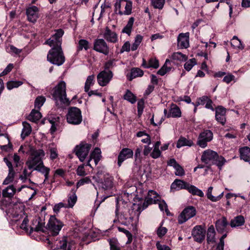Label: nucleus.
<instances>
[{"label": "nucleus", "mask_w": 250, "mask_h": 250, "mask_svg": "<svg viewBox=\"0 0 250 250\" xmlns=\"http://www.w3.org/2000/svg\"><path fill=\"white\" fill-rule=\"evenodd\" d=\"M141 211V208L138 207L136 209L134 208H125L124 211L120 213L118 207L117 206L115 214L117 220L120 222L122 224L126 226H136Z\"/></svg>", "instance_id": "obj_1"}, {"label": "nucleus", "mask_w": 250, "mask_h": 250, "mask_svg": "<svg viewBox=\"0 0 250 250\" xmlns=\"http://www.w3.org/2000/svg\"><path fill=\"white\" fill-rule=\"evenodd\" d=\"M201 159L202 162L206 164L216 165L220 169L226 162L223 156H219L216 152L210 149L204 151Z\"/></svg>", "instance_id": "obj_2"}, {"label": "nucleus", "mask_w": 250, "mask_h": 250, "mask_svg": "<svg viewBox=\"0 0 250 250\" xmlns=\"http://www.w3.org/2000/svg\"><path fill=\"white\" fill-rule=\"evenodd\" d=\"M93 179L97 183L99 189L109 190L113 187V178L107 172L99 170Z\"/></svg>", "instance_id": "obj_3"}, {"label": "nucleus", "mask_w": 250, "mask_h": 250, "mask_svg": "<svg viewBox=\"0 0 250 250\" xmlns=\"http://www.w3.org/2000/svg\"><path fill=\"white\" fill-rule=\"evenodd\" d=\"M45 156L44 151L42 149H33L26 162V165L29 169H34L36 167L43 163L42 159Z\"/></svg>", "instance_id": "obj_4"}, {"label": "nucleus", "mask_w": 250, "mask_h": 250, "mask_svg": "<svg viewBox=\"0 0 250 250\" xmlns=\"http://www.w3.org/2000/svg\"><path fill=\"white\" fill-rule=\"evenodd\" d=\"M76 243L74 240L66 236L60 237L52 244V250H74Z\"/></svg>", "instance_id": "obj_5"}, {"label": "nucleus", "mask_w": 250, "mask_h": 250, "mask_svg": "<svg viewBox=\"0 0 250 250\" xmlns=\"http://www.w3.org/2000/svg\"><path fill=\"white\" fill-rule=\"evenodd\" d=\"M47 59L52 64L58 66L62 65L65 60L62 47L51 48L48 53Z\"/></svg>", "instance_id": "obj_6"}, {"label": "nucleus", "mask_w": 250, "mask_h": 250, "mask_svg": "<svg viewBox=\"0 0 250 250\" xmlns=\"http://www.w3.org/2000/svg\"><path fill=\"white\" fill-rule=\"evenodd\" d=\"M53 97L57 102L60 101L63 104H67L69 101L66 98V84L63 81L60 82L54 88Z\"/></svg>", "instance_id": "obj_7"}, {"label": "nucleus", "mask_w": 250, "mask_h": 250, "mask_svg": "<svg viewBox=\"0 0 250 250\" xmlns=\"http://www.w3.org/2000/svg\"><path fill=\"white\" fill-rule=\"evenodd\" d=\"M63 223L55 216H51L46 225V230L52 235H57L63 227Z\"/></svg>", "instance_id": "obj_8"}, {"label": "nucleus", "mask_w": 250, "mask_h": 250, "mask_svg": "<svg viewBox=\"0 0 250 250\" xmlns=\"http://www.w3.org/2000/svg\"><path fill=\"white\" fill-rule=\"evenodd\" d=\"M66 120L70 124H80L82 122V115L80 109L76 107H70L66 115Z\"/></svg>", "instance_id": "obj_9"}, {"label": "nucleus", "mask_w": 250, "mask_h": 250, "mask_svg": "<svg viewBox=\"0 0 250 250\" xmlns=\"http://www.w3.org/2000/svg\"><path fill=\"white\" fill-rule=\"evenodd\" d=\"M63 34L64 32L62 29L57 30L55 33L45 42V44H48L52 48L62 47V37Z\"/></svg>", "instance_id": "obj_10"}, {"label": "nucleus", "mask_w": 250, "mask_h": 250, "mask_svg": "<svg viewBox=\"0 0 250 250\" xmlns=\"http://www.w3.org/2000/svg\"><path fill=\"white\" fill-rule=\"evenodd\" d=\"M91 147V145L84 142H82L79 146L75 147V153L79 160L83 162L87 156Z\"/></svg>", "instance_id": "obj_11"}, {"label": "nucleus", "mask_w": 250, "mask_h": 250, "mask_svg": "<svg viewBox=\"0 0 250 250\" xmlns=\"http://www.w3.org/2000/svg\"><path fill=\"white\" fill-rule=\"evenodd\" d=\"M196 214V210L193 206L186 208L178 217V223L182 224L193 217Z\"/></svg>", "instance_id": "obj_12"}, {"label": "nucleus", "mask_w": 250, "mask_h": 250, "mask_svg": "<svg viewBox=\"0 0 250 250\" xmlns=\"http://www.w3.org/2000/svg\"><path fill=\"white\" fill-rule=\"evenodd\" d=\"M213 139V133L209 130H205L199 135L197 144L202 148H205L207 143Z\"/></svg>", "instance_id": "obj_13"}, {"label": "nucleus", "mask_w": 250, "mask_h": 250, "mask_svg": "<svg viewBox=\"0 0 250 250\" xmlns=\"http://www.w3.org/2000/svg\"><path fill=\"white\" fill-rule=\"evenodd\" d=\"M113 76V74L112 71L104 70L97 75L98 83L100 86H104L110 82Z\"/></svg>", "instance_id": "obj_14"}, {"label": "nucleus", "mask_w": 250, "mask_h": 250, "mask_svg": "<svg viewBox=\"0 0 250 250\" xmlns=\"http://www.w3.org/2000/svg\"><path fill=\"white\" fill-rule=\"evenodd\" d=\"M93 49L105 55H108L109 53V47L103 39L95 40L94 42Z\"/></svg>", "instance_id": "obj_15"}, {"label": "nucleus", "mask_w": 250, "mask_h": 250, "mask_svg": "<svg viewBox=\"0 0 250 250\" xmlns=\"http://www.w3.org/2000/svg\"><path fill=\"white\" fill-rule=\"evenodd\" d=\"M133 151L128 148H124L120 152L118 156V165L121 167L122 163L125 160L132 158Z\"/></svg>", "instance_id": "obj_16"}, {"label": "nucleus", "mask_w": 250, "mask_h": 250, "mask_svg": "<svg viewBox=\"0 0 250 250\" xmlns=\"http://www.w3.org/2000/svg\"><path fill=\"white\" fill-rule=\"evenodd\" d=\"M206 230L201 226H195L192 231V235L195 241L202 242L205 239Z\"/></svg>", "instance_id": "obj_17"}, {"label": "nucleus", "mask_w": 250, "mask_h": 250, "mask_svg": "<svg viewBox=\"0 0 250 250\" xmlns=\"http://www.w3.org/2000/svg\"><path fill=\"white\" fill-rule=\"evenodd\" d=\"M159 195L156 191L152 190H149L146 197V202L143 204L142 210L146 208L148 205L156 204L159 201Z\"/></svg>", "instance_id": "obj_18"}, {"label": "nucleus", "mask_w": 250, "mask_h": 250, "mask_svg": "<svg viewBox=\"0 0 250 250\" xmlns=\"http://www.w3.org/2000/svg\"><path fill=\"white\" fill-rule=\"evenodd\" d=\"M39 9L36 6H32L26 9V15L29 21L35 22L39 18Z\"/></svg>", "instance_id": "obj_19"}, {"label": "nucleus", "mask_w": 250, "mask_h": 250, "mask_svg": "<svg viewBox=\"0 0 250 250\" xmlns=\"http://www.w3.org/2000/svg\"><path fill=\"white\" fill-rule=\"evenodd\" d=\"M226 110L222 106H218L215 109V119L218 123L224 125L226 122Z\"/></svg>", "instance_id": "obj_20"}, {"label": "nucleus", "mask_w": 250, "mask_h": 250, "mask_svg": "<svg viewBox=\"0 0 250 250\" xmlns=\"http://www.w3.org/2000/svg\"><path fill=\"white\" fill-rule=\"evenodd\" d=\"M189 33H181L177 39L178 46L180 48H187L189 46Z\"/></svg>", "instance_id": "obj_21"}, {"label": "nucleus", "mask_w": 250, "mask_h": 250, "mask_svg": "<svg viewBox=\"0 0 250 250\" xmlns=\"http://www.w3.org/2000/svg\"><path fill=\"white\" fill-rule=\"evenodd\" d=\"M33 225H35V227H32L31 229L35 231H42L44 232L46 229V227L44 226L45 222L43 219H42L40 217H38L36 219L34 220Z\"/></svg>", "instance_id": "obj_22"}, {"label": "nucleus", "mask_w": 250, "mask_h": 250, "mask_svg": "<svg viewBox=\"0 0 250 250\" xmlns=\"http://www.w3.org/2000/svg\"><path fill=\"white\" fill-rule=\"evenodd\" d=\"M104 38L108 42L116 43L118 41L117 34L106 27L103 34Z\"/></svg>", "instance_id": "obj_23"}, {"label": "nucleus", "mask_w": 250, "mask_h": 250, "mask_svg": "<svg viewBox=\"0 0 250 250\" xmlns=\"http://www.w3.org/2000/svg\"><path fill=\"white\" fill-rule=\"evenodd\" d=\"M22 209V205L21 203H16L15 204L10 203L9 205L8 212L10 213L13 217H17L19 215V213Z\"/></svg>", "instance_id": "obj_24"}, {"label": "nucleus", "mask_w": 250, "mask_h": 250, "mask_svg": "<svg viewBox=\"0 0 250 250\" xmlns=\"http://www.w3.org/2000/svg\"><path fill=\"white\" fill-rule=\"evenodd\" d=\"M228 225V222L226 217H223L221 219L217 220L215 223V227L218 232L223 233L226 230V228Z\"/></svg>", "instance_id": "obj_25"}, {"label": "nucleus", "mask_w": 250, "mask_h": 250, "mask_svg": "<svg viewBox=\"0 0 250 250\" xmlns=\"http://www.w3.org/2000/svg\"><path fill=\"white\" fill-rule=\"evenodd\" d=\"M144 75V72L142 70L139 68H133L131 69L130 72L126 75L127 79L132 81L133 79L142 77Z\"/></svg>", "instance_id": "obj_26"}, {"label": "nucleus", "mask_w": 250, "mask_h": 250, "mask_svg": "<svg viewBox=\"0 0 250 250\" xmlns=\"http://www.w3.org/2000/svg\"><path fill=\"white\" fill-rule=\"evenodd\" d=\"M188 183L179 179H176L172 183L171 185V188L179 190L180 189H187L188 185Z\"/></svg>", "instance_id": "obj_27"}, {"label": "nucleus", "mask_w": 250, "mask_h": 250, "mask_svg": "<svg viewBox=\"0 0 250 250\" xmlns=\"http://www.w3.org/2000/svg\"><path fill=\"white\" fill-rule=\"evenodd\" d=\"M181 116V111L179 107L175 104H172L170 107L168 113L167 115V118H179Z\"/></svg>", "instance_id": "obj_28"}, {"label": "nucleus", "mask_w": 250, "mask_h": 250, "mask_svg": "<svg viewBox=\"0 0 250 250\" xmlns=\"http://www.w3.org/2000/svg\"><path fill=\"white\" fill-rule=\"evenodd\" d=\"M193 145V142L191 140L188 139L184 137H180L177 142L176 147L180 148L185 146H191Z\"/></svg>", "instance_id": "obj_29"}, {"label": "nucleus", "mask_w": 250, "mask_h": 250, "mask_svg": "<svg viewBox=\"0 0 250 250\" xmlns=\"http://www.w3.org/2000/svg\"><path fill=\"white\" fill-rule=\"evenodd\" d=\"M244 223V217L242 215H238L231 220L230 225L232 228H235L243 225Z\"/></svg>", "instance_id": "obj_30"}, {"label": "nucleus", "mask_w": 250, "mask_h": 250, "mask_svg": "<svg viewBox=\"0 0 250 250\" xmlns=\"http://www.w3.org/2000/svg\"><path fill=\"white\" fill-rule=\"evenodd\" d=\"M48 150L50 154V159L51 160H54L58 158V150L56 146L54 143L48 145Z\"/></svg>", "instance_id": "obj_31"}, {"label": "nucleus", "mask_w": 250, "mask_h": 250, "mask_svg": "<svg viewBox=\"0 0 250 250\" xmlns=\"http://www.w3.org/2000/svg\"><path fill=\"white\" fill-rule=\"evenodd\" d=\"M240 157L246 162L250 161V148L245 146L240 149Z\"/></svg>", "instance_id": "obj_32"}, {"label": "nucleus", "mask_w": 250, "mask_h": 250, "mask_svg": "<svg viewBox=\"0 0 250 250\" xmlns=\"http://www.w3.org/2000/svg\"><path fill=\"white\" fill-rule=\"evenodd\" d=\"M77 189H72L71 190L72 194H70L68 197V204L65 206V208H72L75 204L77 197L76 195Z\"/></svg>", "instance_id": "obj_33"}, {"label": "nucleus", "mask_w": 250, "mask_h": 250, "mask_svg": "<svg viewBox=\"0 0 250 250\" xmlns=\"http://www.w3.org/2000/svg\"><path fill=\"white\" fill-rule=\"evenodd\" d=\"M16 191V188L13 185L9 186L2 190V196L3 197L11 198L14 196Z\"/></svg>", "instance_id": "obj_34"}, {"label": "nucleus", "mask_w": 250, "mask_h": 250, "mask_svg": "<svg viewBox=\"0 0 250 250\" xmlns=\"http://www.w3.org/2000/svg\"><path fill=\"white\" fill-rule=\"evenodd\" d=\"M22 125L23 128L21 133V137L24 139L31 133L32 128L30 125L26 121L22 122Z\"/></svg>", "instance_id": "obj_35"}, {"label": "nucleus", "mask_w": 250, "mask_h": 250, "mask_svg": "<svg viewBox=\"0 0 250 250\" xmlns=\"http://www.w3.org/2000/svg\"><path fill=\"white\" fill-rule=\"evenodd\" d=\"M187 190L193 195H197L200 197H203L204 196V193L201 189L198 188L194 186L190 185L189 184L188 185Z\"/></svg>", "instance_id": "obj_36"}, {"label": "nucleus", "mask_w": 250, "mask_h": 250, "mask_svg": "<svg viewBox=\"0 0 250 250\" xmlns=\"http://www.w3.org/2000/svg\"><path fill=\"white\" fill-rule=\"evenodd\" d=\"M42 115L39 110L33 109L29 115L27 119L32 122H36L39 121Z\"/></svg>", "instance_id": "obj_37"}, {"label": "nucleus", "mask_w": 250, "mask_h": 250, "mask_svg": "<svg viewBox=\"0 0 250 250\" xmlns=\"http://www.w3.org/2000/svg\"><path fill=\"white\" fill-rule=\"evenodd\" d=\"M207 235L208 243H213L215 242V231L213 226H211L208 228Z\"/></svg>", "instance_id": "obj_38"}, {"label": "nucleus", "mask_w": 250, "mask_h": 250, "mask_svg": "<svg viewBox=\"0 0 250 250\" xmlns=\"http://www.w3.org/2000/svg\"><path fill=\"white\" fill-rule=\"evenodd\" d=\"M101 151L98 147L94 149L93 151L90 154V160L93 159L95 165H97L101 158Z\"/></svg>", "instance_id": "obj_39"}, {"label": "nucleus", "mask_w": 250, "mask_h": 250, "mask_svg": "<svg viewBox=\"0 0 250 250\" xmlns=\"http://www.w3.org/2000/svg\"><path fill=\"white\" fill-rule=\"evenodd\" d=\"M212 189H213V187H210L208 188L207 193V196L208 198L212 202H216V201H219L223 197L224 192H222L221 194H220L217 196H213L212 195Z\"/></svg>", "instance_id": "obj_40"}, {"label": "nucleus", "mask_w": 250, "mask_h": 250, "mask_svg": "<svg viewBox=\"0 0 250 250\" xmlns=\"http://www.w3.org/2000/svg\"><path fill=\"white\" fill-rule=\"evenodd\" d=\"M134 21V18L133 17L130 18L127 22V24L122 30V32L124 33H126L128 36H129L130 35L132 30V27H133Z\"/></svg>", "instance_id": "obj_41"}, {"label": "nucleus", "mask_w": 250, "mask_h": 250, "mask_svg": "<svg viewBox=\"0 0 250 250\" xmlns=\"http://www.w3.org/2000/svg\"><path fill=\"white\" fill-rule=\"evenodd\" d=\"M94 78V75H90L87 77L84 85V90L85 92H88L90 86L94 84L95 81Z\"/></svg>", "instance_id": "obj_42"}, {"label": "nucleus", "mask_w": 250, "mask_h": 250, "mask_svg": "<svg viewBox=\"0 0 250 250\" xmlns=\"http://www.w3.org/2000/svg\"><path fill=\"white\" fill-rule=\"evenodd\" d=\"M231 45L235 48H238L241 50L244 48V46L242 45L241 41L236 36L233 37L231 42Z\"/></svg>", "instance_id": "obj_43"}, {"label": "nucleus", "mask_w": 250, "mask_h": 250, "mask_svg": "<svg viewBox=\"0 0 250 250\" xmlns=\"http://www.w3.org/2000/svg\"><path fill=\"white\" fill-rule=\"evenodd\" d=\"M23 84V82L20 81H10L6 83V86L8 90H11L15 88H18Z\"/></svg>", "instance_id": "obj_44"}, {"label": "nucleus", "mask_w": 250, "mask_h": 250, "mask_svg": "<svg viewBox=\"0 0 250 250\" xmlns=\"http://www.w3.org/2000/svg\"><path fill=\"white\" fill-rule=\"evenodd\" d=\"M125 100L129 102L131 104H134L136 102V96L129 90H127L124 96Z\"/></svg>", "instance_id": "obj_45"}, {"label": "nucleus", "mask_w": 250, "mask_h": 250, "mask_svg": "<svg viewBox=\"0 0 250 250\" xmlns=\"http://www.w3.org/2000/svg\"><path fill=\"white\" fill-rule=\"evenodd\" d=\"M143 36L140 35H137L135 38L134 42L131 46V50L135 51L137 49L138 46L143 40Z\"/></svg>", "instance_id": "obj_46"}, {"label": "nucleus", "mask_w": 250, "mask_h": 250, "mask_svg": "<svg viewBox=\"0 0 250 250\" xmlns=\"http://www.w3.org/2000/svg\"><path fill=\"white\" fill-rule=\"evenodd\" d=\"M171 58L173 60L183 62L186 61L187 60L188 57L186 55L182 54V53L177 52L172 54Z\"/></svg>", "instance_id": "obj_47"}, {"label": "nucleus", "mask_w": 250, "mask_h": 250, "mask_svg": "<svg viewBox=\"0 0 250 250\" xmlns=\"http://www.w3.org/2000/svg\"><path fill=\"white\" fill-rule=\"evenodd\" d=\"M125 0H117L115 3V11L116 13L121 15H123V11H122L121 8L124 7Z\"/></svg>", "instance_id": "obj_48"}, {"label": "nucleus", "mask_w": 250, "mask_h": 250, "mask_svg": "<svg viewBox=\"0 0 250 250\" xmlns=\"http://www.w3.org/2000/svg\"><path fill=\"white\" fill-rule=\"evenodd\" d=\"M33 170H36L44 175L49 174L50 169L49 167H45L43 163L42 165L38 166V167H36L35 168H34Z\"/></svg>", "instance_id": "obj_49"}, {"label": "nucleus", "mask_w": 250, "mask_h": 250, "mask_svg": "<svg viewBox=\"0 0 250 250\" xmlns=\"http://www.w3.org/2000/svg\"><path fill=\"white\" fill-rule=\"evenodd\" d=\"M124 2L125 10L123 11V15H130L132 11V3L131 1L126 0H125Z\"/></svg>", "instance_id": "obj_50"}, {"label": "nucleus", "mask_w": 250, "mask_h": 250, "mask_svg": "<svg viewBox=\"0 0 250 250\" xmlns=\"http://www.w3.org/2000/svg\"><path fill=\"white\" fill-rule=\"evenodd\" d=\"M89 42L87 41L81 39L79 41L78 50L80 51L84 49L87 50L89 48Z\"/></svg>", "instance_id": "obj_51"}, {"label": "nucleus", "mask_w": 250, "mask_h": 250, "mask_svg": "<svg viewBox=\"0 0 250 250\" xmlns=\"http://www.w3.org/2000/svg\"><path fill=\"white\" fill-rule=\"evenodd\" d=\"M196 64L195 59L192 58L184 64V68L189 71Z\"/></svg>", "instance_id": "obj_52"}, {"label": "nucleus", "mask_w": 250, "mask_h": 250, "mask_svg": "<svg viewBox=\"0 0 250 250\" xmlns=\"http://www.w3.org/2000/svg\"><path fill=\"white\" fill-rule=\"evenodd\" d=\"M45 101V98L43 96L37 97L35 101V107L40 109Z\"/></svg>", "instance_id": "obj_53"}, {"label": "nucleus", "mask_w": 250, "mask_h": 250, "mask_svg": "<svg viewBox=\"0 0 250 250\" xmlns=\"http://www.w3.org/2000/svg\"><path fill=\"white\" fill-rule=\"evenodd\" d=\"M156 234L159 238L163 237L167 232V229L162 226V223L156 230Z\"/></svg>", "instance_id": "obj_54"}, {"label": "nucleus", "mask_w": 250, "mask_h": 250, "mask_svg": "<svg viewBox=\"0 0 250 250\" xmlns=\"http://www.w3.org/2000/svg\"><path fill=\"white\" fill-rule=\"evenodd\" d=\"M159 66V61L156 58H150L148 62V66H146V68L153 67L154 68H157Z\"/></svg>", "instance_id": "obj_55"}, {"label": "nucleus", "mask_w": 250, "mask_h": 250, "mask_svg": "<svg viewBox=\"0 0 250 250\" xmlns=\"http://www.w3.org/2000/svg\"><path fill=\"white\" fill-rule=\"evenodd\" d=\"M152 5L155 8L161 9L163 8L165 0H152Z\"/></svg>", "instance_id": "obj_56"}, {"label": "nucleus", "mask_w": 250, "mask_h": 250, "mask_svg": "<svg viewBox=\"0 0 250 250\" xmlns=\"http://www.w3.org/2000/svg\"><path fill=\"white\" fill-rule=\"evenodd\" d=\"M15 175L14 171H9V173L7 177L5 179L3 182L4 185H8L13 181Z\"/></svg>", "instance_id": "obj_57"}, {"label": "nucleus", "mask_w": 250, "mask_h": 250, "mask_svg": "<svg viewBox=\"0 0 250 250\" xmlns=\"http://www.w3.org/2000/svg\"><path fill=\"white\" fill-rule=\"evenodd\" d=\"M91 181L89 177H85L80 180L77 183V188L86 184L91 183Z\"/></svg>", "instance_id": "obj_58"}, {"label": "nucleus", "mask_w": 250, "mask_h": 250, "mask_svg": "<svg viewBox=\"0 0 250 250\" xmlns=\"http://www.w3.org/2000/svg\"><path fill=\"white\" fill-rule=\"evenodd\" d=\"M6 50L7 52L11 54H19L21 52V50L16 48L14 46L11 45L7 47Z\"/></svg>", "instance_id": "obj_59"}, {"label": "nucleus", "mask_w": 250, "mask_h": 250, "mask_svg": "<svg viewBox=\"0 0 250 250\" xmlns=\"http://www.w3.org/2000/svg\"><path fill=\"white\" fill-rule=\"evenodd\" d=\"M150 155L153 159H157L161 156V151L159 148H153Z\"/></svg>", "instance_id": "obj_60"}, {"label": "nucleus", "mask_w": 250, "mask_h": 250, "mask_svg": "<svg viewBox=\"0 0 250 250\" xmlns=\"http://www.w3.org/2000/svg\"><path fill=\"white\" fill-rule=\"evenodd\" d=\"M144 108V101L143 99L140 100L137 103V110L138 114L139 116H140L143 112Z\"/></svg>", "instance_id": "obj_61"}, {"label": "nucleus", "mask_w": 250, "mask_h": 250, "mask_svg": "<svg viewBox=\"0 0 250 250\" xmlns=\"http://www.w3.org/2000/svg\"><path fill=\"white\" fill-rule=\"evenodd\" d=\"M174 169L175 170V174L176 176H182L185 175V170L179 164L176 166Z\"/></svg>", "instance_id": "obj_62"}, {"label": "nucleus", "mask_w": 250, "mask_h": 250, "mask_svg": "<svg viewBox=\"0 0 250 250\" xmlns=\"http://www.w3.org/2000/svg\"><path fill=\"white\" fill-rule=\"evenodd\" d=\"M76 172L78 175L80 176H84L86 175V173L84 170V165L82 164L79 166Z\"/></svg>", "instance_id": "obj_63"}, {"label": "nucleus", "mask_w": 250, "mask_h": 250, "mask_svg": "<svg viewBox=\"0 0 250 250\" xmlns=\"http://www.w3.org/2000/svg\"><path fill=\"white\" fill-rule=\"evenodd\" d=\"M159 201V207L161 211H165V212L168 214L169 210L167 208V206L166 203L164 201Z\"/></svg>", "instance_id": "obj_64"}]
</instances>
